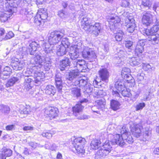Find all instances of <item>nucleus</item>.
<instances>
[{
  "mask_svg": "<svg viewBox=\"0 0 159 159\" xmlns=\"http://www.w3.org/2000/svg\"><path fill=\"white\" fill-rule=\"evenodd\" d=\"M76 152L78 154H84L85 152V150L84 149V146H78L77 148H74Z\"/></svg>",
  "mask_w": 159,
  "mask_h": 159,
  "instance_id": "obj_47",
  "label": "nucleus"
},
{
  "mask_svg": "<svg viewBox=\"0 0 159 159\" xmlns=\"http://www.w3.org/2000/svg\"><path fill=\"white\" fill-rule=\"evenodd\" d=\"M138 81H140L144 79V74L143 73L138 74L137 76Z\"/></svg>",
  "mask_w": 159,
  "mask_h": 159,
  "instance_id": "obj_58",
  "label": "nucleus"
},
{
  "mask_svg": "<svg viewBox=\"0 0 159 159\" xmlns=\"http://www.w3.org/2000/svg\"><path fill=\"white\" fill-rule=\"evenodd\" d=\"M29 145L32 148H35L38 146V144L34 142H31L29 143Z\"/></svg>",
  "mask_w": 159,
  "mask_h": 159,
  "instance_id": "obj_64",
  "label": "nucleus"
},
{
  "mask_svg": "<svg viewBox=\"0 0 159 159\" xmlns=\"http://www.w3.org/2000/svg\"><path fill=\"white\" fill-rule=\"evenodd\" d=\"M58 15L61 18L64 19L68 17V15L67 13L63 10H61L58 11Z\"/></svg>",
  "mask_w": 159,
  "mask_h": 159,
  "instance_id": "obj_44",
  "label": "nucleus"
},
{
  "mask_svg": "<svg viewBox=\"0 0 159 159\" xmlns=\"http://www.w3.org/2000/svg\"><path fill=\"white\" fill-rule=\"evenodd\" d=\"M84 107L81 104H77L73 107V114L75 116H77L78 114H79L82 111Z\"/></svg>",
  "mask_w": 159,
  "mask_h": 159,
  "instance_id": "obj_32",
  "label": "nucleus"
},
{
  "mask_svg": "<svg viewBox=\"0 0 159 159\" xmlns=\"http://www.w3.org/2000/svg\"><path fill=\"white\" fill-rule=\"evenodd\" d=\"M55 80L57 88L59 91H61L62 89V86L60 74H58L56 75Z\"/></svg>",
  "mask_w": 159,
  "mask_h": 159,
  "instance_id": "obj_27",
  "label": "nucleus"
},
{
  "mask_svg": "<svg viewBox=\"0 0 159 159\" xmlns=\"http://www.w3.org/2000/svg\"><path fill=\"white\" fill-rule=\"evenodd\" d=\"M115 38L116 40L118 41H120L122 39L124 33L121 30H119L116 33Z\"/></svg>",
  "mask_w": 159,
  "mask_h": 159,
  "instance_id": "obj_40",
  "label": "nucleus"
},
{
  "mask_svg": "<svg viewBox=\"0 0 159 159\" xmlns=\"http://www.w3.org/2000/svg\"><path fill=\"white\" fill-rule=\"evenodd\" d=\"M9 110L10 108L8 106L2 105H0V111L2 110V112L7 113Z\"/></svg>",
  "mask_w": 159,
  "mask_h": 159,
  "instance_id": "obj_53",
  "label": "nucleus"
},
{
  "mask_svg": "<svg viewBox=\"0 0 159 159\" xmlns=\"http://www.w3.org/2000/svg\"><path fill=\"white\" fill-rule=\"evenodd\" d=\"M101 147L109 154L112 149V147L109 140L106 141Z\"/></svg>",
  "mask_w": 159,
  "mask_h": 159,
  "instance_id": "obj_34",
  "label": "nucleus"
},
{
  "mask_svg": "<svg viewBox=\"0 0 159 159\" xmlns=\"http://www.w3.org/2000/svg\"><path fill=\"white\" fill-rule=\"evenodd\" d=\"M142 66L143 69L148 72L151 71L153 70V67L148 63H143Z\"/></svg>",
  "mask_w": 159,
  "mask_h": 159,
  "instance_id": "obj_43",
  "label": "nucleus"
},
{
  "mask_svg": "<svg viewBox=\"0 0 159 159\" xmlns=\"http://www.w3.org/2000/svg\"><path fill=\"white\" fill-rule=\"evenodd\" d=\"M145 45V41L144 40H140L138 42L135 50V53L137 55H141L144 51L143 46Z\"/></svg>",
  "mask_w": 159,
  "mask_h": 159,
  "instance_id": "obj_18",
  "label": "nucleus"
},
{
  "mask_svg": "<svg viewBox=\"0 0 159 159\" xmlns=\"http://www.w3.org/2000/svg\"><path fill=\"white\" fill-rule=\"evenodd\" d=\"M125 59H124V58H121L120 59H117V57L115 58L116 62L117 64H123L124 63L125 60Z\"/></svg>",
  "mask_w": 159,
  "mask_h": 159,
  "instance_id": "obj_59",
  "label": "nucleus"
},
{
  "mask_svg": "<svg viewBox=\"0 0 159 159\" xmlns=\"http://www.w3.org/2000/svg\"><path fill=\"white\" fill-rule=\"evenodd\" d=\"M142 62L141 59L139 57H133L131 58L129 60V62L132 66H137L140 64Z\"/></svg>",
  "mask_w": 159,
  "mask_h": 159,
  "instance_id": "obj_31",
  "label": "nucleus"
},
{
  "mask_svg": "<svg viewBox=\"0 0 159 159\" xmlns=\"http://www.w3.org/2000/svg\"><path fill=\"white\" fill-rule=\"evenodd\" d=\"M131 131L132 134L136 137H139L141 135V130L139 127V124H136L134 125L133 127L131 128Z\"/></svg>",
  "mask_w": 159,
  "mask_h": 159,
  "instance_id": "obj_23",
  "label": "nucleus"
},
{
  "mask_svg": "<svg viewBox=\"0 0 159 159\" xmlns=\"http://www.w3.org/2000/svg\"><path fill=\"white\" fill-rule=\"evenodd\" d=\"M95 104L98 109H101L104 107L105 102L103 99L97 100Z\"/></svg>",
  "mask_w": 159,
  "mask_h": 159,
  "instance_id": "obj_39",
  "label": "nucleus"
},
{
  "mask_svg": "<svg viewBox=\"0 0 159 159\" xmlns=\"http://www.w3.org/2000/svg\"><path fill=\"white\" fill-rule=\"evenodd\" d=\"M4 11L0 13V20L3 22L7 21L14 12V11H11V9H7L4 8Z\"/></svg>",
  "mask_w": 159,
  "mask_h": 159,
  "instance_id": "obj_11",
  "label": "nucleus"
},
{
  "mask_svg": "<svg viewBox=\"0 0 159 159\" xmlns=\"http://www.w3.org/2000/svg\"><path fill=\"white\" fill-rule=\"evenodd\" d=\"M151 134V131L148 130H146L143 134V136L145 137V139L147 138Z\"/></svg>",
  "mask_w": 159,
  "mask_h": 159,
  "instance_id": "obj_61",
  "label": "nucleus"
},
{
  "mask_svg": "<svg viewBox=\"0 0 159 159\" xmlns=\"http://www.w3.org/2000/svg\"><path fill=\"white\" fill-rule=\"evenodd\" d=\"M4 5L5 9H11V11H14V9L15 6L14 0H5Z\"/></svg>",
  "mask_w": 159,
  "mask_h": 159,
  "instance_id": "obj_25",
  "label": "nucleus"
},
{
  "mask_svg": "<svg viewBox=\"0 0 159 159\" xmlns=\"http://www.w3.org/2000/svg\"><path fill=\"white\" fill-rule=\"evenodd\" d=\"M159 24L154 25L150 29H146L143 31V35L147 36L152 35L151 37H155L156 35L158 34H159Z\"/></svg>",
  "mask_w": 159,
  "mask_h": 159,
  "instance_id": "obj_8",
  "label": "nucleus"
},
{
  "mask_svg": "<svg viewBox=\"0 0 159 159\" xmlns=\"http://www.w3.org/2000/svg\"><path fill=\"white\" fill-rule=\"evenodd\" d=\"M39 47V44L35 41L30 43L28 49L24 47L20 48V51L22 54H26L30 53L31 55H34L38 48Z\"/></svg>",
  "mask_w": 159,
  "mask_h": 159,
  "instance_id": "obj_3",
  "label": "nucleus"
},
{
  "mask_svg": "<svg viewBox=\"0 0 159 159\" xmlns=\"http://www.w3.org/2000/svg\"><path fill=\"white\" fill-rule=\"evenodd\" d=\"M1 152L5 157H9L11 156L12 153V151L11 150L5 148H2Z\"/></svg>",
  "mask_w": 159,
  "mask_h": 159,
  "instance_id": "obj_37",
  "label": "nucleus"
},
{
  "mask_svg": "<svg viewBox=\"0 0 159 159\" xmlns=\"http://www.w3.org/2000/svg\"><path fill=\"white\" fill-rule=\"evenodd\" d=\"M82 55L84 58H86L90 61H93L97 57L95 51L92 48L85 47L82 52Z\"/></svg>",
  "mask_w": 159,
  "mask_h": 159,
  "instance_id": "obj_4",
  "label": "nucleus"
},
{
  "mask_svg": "<svg viewBox=\"0 0 159 159\" xmlns=\"http://www.w3.org/2000/svg\"><path fill=\"white\" fill-rule=\"evenodd\" d=\"M35 55V57L34 58V63L39 69L43 66L45 69H48L49 68V64L43 61L41 57L39 54L36 53Z\"/></svg>",
  "mask_w": 159,
  "mask_h": 159,
  "instance_id": "obj_7",
  "label": "nucleus"
},
{
  "mask_svg": "<svg viewBox=\"0 0 159 159\" xmlns=\"http://www.w3.org/2000/svg\"><path fill=\"white\" fill-rule=\"evenodd\" d=\"M107 19L110 25L109 26L110 28L113 29H115V24H117L120 21L119 17L115 15L108 16Z\"/></svg>",
  "mask_w": 159,
  "mask_h": 159,
  "instance_id": "obj_14",
  "label": "nucleus"
},
{
  "mask_svg": "<svg viewBox=\"0 0 159 159\" xmlns=\"http://www.w3.org/2000/svg\"><path fill=\"white\" fill-rule=\"evenodd\" d=\"M152 15L150 12L143 13L142 17V22L143 25L147 26L149 25L152 21Z\"/></svg>",
  "mask_w": 159,
  "mask_h": 159,
  "instance_id": "obj_12",
  "label": "nucleus"
},
{
  "mask_svg": "<svg viewBox=\"0 0 159 159\" xmlns=\"http://www.w3.org/2000/svg\"><path fill=\"white\" fill-rule=\"evenodd\" d=\"M129 5V3L128 1L126 0H123L122 3V6L125 7L128 6Z\"/></svg>",
  "mask_w": 159,
  "mask_h": 159,
  "instance_id": "obj_62",
  "label": "nucleus"
},
{
  "mask_svg": "<svg viewBox=\"0 0 159 159\" xmlns=\"http://www.w3.org/2000/svg\"><path fill=\"white\" fill-rule=\"evenodd\" d=\"M27 110V109L25 107L23 108V110H20V114L19 115V116L20 118H22L25 117L26 115L28 113V111Z\"/></svg>",
  "mask_w": 159,
  "mask_h": 159,
  "instance_id": "obj_46",
  "label": "nucleus"
},
{
  "mask_svg": "<svg viewBox=\"0 0 159 159\" xmlns=\"http://www.w3.org/2000/svg\"><path fill=\"white\" fill-rule=\"evenodd\" d=\"M33 83L32 79L31 78H28L25 80V81L24 83L25 88L27 90H29L31 89L32 87V83Z\"/></svg>",
  "mask_w": 159,
  "mask_h": 159,
  "instance_id": "obj_35",
  "label": "nucleus"
},
{
  "mask_svg": "<svg viewBox=\"0 0 159 159\" xmlns=\"http://www.w3.org/2000/svg\"><path fill=\"white\" fill-rule=\"evenodd\" d=\"M43 12H41L40 14H38L37 16V17H39L43 20H46L48 17V14L43 10Z\"/></svg>",
  "mask_w": 159,
  "mask_h": 159,
  "instance_id": "obj_48",
  "label": "nucleus"
},
{
  "mask_svg": "<svg viewBox=\"0 0 159 159\" xmlns=\"http://www.w3.org/2000/svg\"><path fill=\"white\" fill-rule=\"evenodd\" d=\"M35 65L33 67L32 70V73L34 74V81L35 83H38L44 78V74L42 71H40L39 68L37 67Z\"/></svg>",
  "mask_w": 159,
  "mask_h": 159,
  "instance_id": "obj_5",
  "label": "nucleus"
},
{
  "mask_svg": "<svg viewBox=\"0 0 159 159\" xmlns=\"http://www.w3.org/2000/svg\"><path fill=\"white\" fill-rule=\"evenodd\" d=\"M101 142L99 139H93L90 144V148L93 150H96L101 146Z\"/></svg>",
  "mask_w": 159,
  "mask_h": 159,
  "instance_id": "obj_26",
  "label": "nucleus"
},
{
  "mask_svg": "<svg viewBox=\"0 0 159 159\" xmlns=\"http://www.w3.org/2000/svg\"><path fill=\"white\" fill-rule=\"evenodd\" d=\"M66 48L63 46L59 45L57 48L56 53L58 56H62L66 54Z\"/></svg>",
  "mask_w": 159,
  "mask_h": 159,
  "instance_id": "obj_33",
  "label": "nucleus"
},
{
  "mask_svg": "<svg viewBox=\"0 0 159 159\" xmlns=\"http://www.w3.org/2000/svg\"><path fill=\"white\" fill-rule=\"evenodd\" d=\"M70 61L69 59L67 57L64 58L60 62L61 70H63L65 67L70 66Z\"/></svg>",
  "mask_w": 159,
  "mask_h": 159,
  "instance_id": "obj_29",
  "label": "nucleus"
},
{
  "mask_svg": "<svg viewBox=\"0 0 159 159\" xmlns=\"http://www.w3.org/2000/svg\"><path fill=\"white\" fill-rule=\"evenodd\" d=\"M76 84H79L80 87L84 88V89L88 93L91 92L93 90L92 85L84 80L82 79L76 81Z\"/></svg>",
  "mask_w": 159,
  "mask_h": 159,
  "instance_id": "obj_10",
  "label": "nucleus"
},
{
  "mask_svg": "<svg viewBox=\"0 0 159 159\" xmlns=\"http://www.w3.org/2000/svg\"><path fill=\"white\" fill-rule=\"evenodd\" d=\"M108 154L107 152L101 147L95 154V157L97 159H98L105 157Z\"/></svg>",
  "mask_w": 159,
  "mask_h": 159,
  "instance_id": "obj_30",
  "label": "nucleus"
},
{
  "mask_svg": "<svg viewBox=\"0 0 159 159\" xmlns=\"http://www.w3.org/2000/svg\"><path fill=\"white\" fill-rule=\"evenodd\" d=\"M61 46H63L66 48H67L70 45V43L69 42L68 39L66 38H64L62 39L61 42Z\"/></svg>",
  "mask_w": 159,
  "mask_h": 159,
  "instance_id": "obj_50",
  "label": "nucleus"
},
{
  "mask_svg": "<svg viewBox=\"0 0 159 159\" xmlns=\"http://www.w3.org/2000/svg\"><path fill=\"white\" fill-rule=\"evenodd\" d=\"M133 45V42L130 41H128L125 42V46L126 48L128 49H131Z\"/></svg>",
  "mask_w": 159,
  "mask_h": 159,
  "instance_id": "obj_57",
  "label": "nucleus"
},
{
  "mask_svg": "<svg viewBox=\"0 0 159 159\" xmlns=\"http://www.w3.org/2000/svg\"><path fill=\"white\" fill-rule=\"evenodd\" d=\"M142 4L144 6L148 7L150 8L151 7L152 2L148 0H143Z\"/></svg>",
  "mask_w": 159,
  "mask_h": 159,
  "instance_id": "obj_49",
  "label": "nucleus"
},
{
  "mask_svg": "<svg viewBox=\"0 0 159 159\" xmlns=\"http://www.w3.org/2000/svg\"><path fill=\"white\" fill-rule=\"evenodd\" d=\"M33 129V127L31 126H26L23 128V130L25 131L32 130Z\"/></svg>",
  "mask_w": 159,
  "mask_h": 159,
  "instance_id": "obj_63",
  "label": "nucleus"
},
{
  "mask_svg": "<svg viewBox=\"0 0 159 159\" xmlns=\"http://www.w3.org/2000/svg\"><path fill=\"white\" fill-rule=\"evenodd\" d=\"M130 70L129 68L124 67L121 71V75L124 79H125L128 83L132 82L133 80L132 76L129 74Z\"/></svg>",
  "mask_w": 159,
  "mask_h": 159,
  "instance_id": "obj_16",
  "label": "nucleus"
},
{
  "mask_svg": "<svg viewBox=\"0 0 159 159\" xmlns=\"http://www.w3.org/2000/svg\"><path fill=\"white\" fill-rule=\"evenodd\" d=\"M82 43H78L77 44L72 45L70 48L69 55L72 60H75L73 62L74 67H76L79 72H83V68L85 62L84 60L76 59L79 57V53L81 48Z\"/></svg>",
  "mask_w": 159,
  "mask_h": 159,
  "instance_id": "obj_1",
  "label": "nucleus"
},
{
  "mask_svg": "<svg viewBox=\"0 0 159 159\" xmlns=\"http://www.w3.org/2000/svg\"><path fill=\"white\" fill-rule=\"evenodd\" d=\"M64 31L61 30L54 31L50 33L48 38L49 43L44 44V50L46 53H51L54 52L53 46L60 42L64 37Z\"/></svg>",
  "mask_w": 159,
  "mask_h": 159,
  "instance_id": "obj_2",
  "label": "nucleus"
},
{
  "mask_svg": "<svg viewBox=\"0 0 159 159\" xmlns=\"http://www.w3.org/2000/svg\"><path fill=\"white\" fill-rule=\"evenodd\" d=\"M58 111L57 108L48 107L45 109V116L51 120L53 119L58 116Z\"/></svg>",
  "mask_w": 159,
  "mask_h": 159,
  "instance_id": "obj_6",
  "label": "nucleus"
},
{
  "mask_svg": "<svg viewBox=\"0 0 159 159\" xmlns=\"http://www.w3.org/2000/svg\"><path fill=\"white\" fill-rule=\"evenodd\" d=\"M15 125H7L6 127L7 130H12L14 129Z\"/></svg>",
  "mask_w": 159,
  "mask_h": 159,
  "instance_id": "obj_60",
  "label": "nucleus"
},
{
  "mask_svg": "<svg viewBox=\"0 0 159 159\" xmlns=\"http://www.w3.org/2000/svg\"><path fill=\"white\" fill-rule=\"evenodd\" d=\"M120 92L122 95L124 97H129L131 96L130 89H127L125 87Z\"/></svg>",
  "mask_w": 159,
  "mask_h": 159,
  "instance_id": "obj_41",
  "label": "nucleus"
},
{
  "mask_svg": "<svg viewBox=\"0 0 159 159\" xmlns=\"http://www.w3.org/2000/svg\"><path fill=\"white\" fill-rule=\"evenodd\" d=\"M145 106V104L144 102L140 103L138 104L136 106V110L138 111L142 110Z\"/></svg>",
  "mask_w": 159,
  "mask_h": 159,
  "instance_id": "obj_55",
  "label": "nucleus"
},
{
  "mask_svg": "<svg viewBox=\"0 0 159 159\" xmlns=\"http://www.w3.org/2000/svg\"><path fill=\"white\" fill-rule=\"evenodd\" d=\"M118 129H120L121 134H123V137L124 140H125L129 143L133 142V138L130 135V133L127 131L125 126H123L121 127V126H119L118 127Z\"/></svg>",
  "mask_w": 159,
  "mask_h": 159,
  "instance_id": "obj_9",
  "label": "nucleus"
},
{
  "mask_svg": "<svg viewBox=\"0 0 159 159\" xmlns=\"http://www.w3.org/2000/svg\"><path fill=\"white\" fill-rule=\"evenodd\" d=\"M91 19L85 17L83 18L81 22V25L83 29L85 31L89 30V28L92 24L91 22Z\"/></svg>",
  "mask_w": 159,
  "mask_h": 159,
  "instance_id": "obj_17",
  "label": "nucleus"
},
{
  "mask_svg": "<svg viewBox=\"0 0 159 159\" xmlns=\"http://www.w3.org/2000/svg\"><path fill=\"white\" fill-rule=\"evenodd\" d=\"M125 87L123 83L120 81L116 82L115 84V88L119 92L113 89L112 92V94L115 96L119 97V92H120Z\"/></svg>",
  "mask_w": 159,
  "mask_h": 159,
  "instance_id": "obj_21",
  "label": "nucleus"
},
{
  "mask_svg": "<svg viewBox=\"0 0 159 159\" xmlns=\"http://www.w3.org/2000/svg\"><path fill=\"white\" fill-rule=\"evenodd\" d=\"M74 140V143H77V142H78L80 143L81 144H83L84 145L86 142L85 139L82 138V137H79L75 138Z\"/></svg>",
  "mask_w": 159,
  "mask_h": 159,
  "instance_id": "obj_45",
  "label": "nucleus"
},
{
  "mask_svg": "<svg viewBox=\"0 0 159 159\" xmlns=\"http://www.w3.org/2000/svg\"><path fill=\"white\" fill-rule=\"evenodd\" d=\"M18 80L17 77H14L9 79L7 82L6 85L7 87L13 86L16 82Z\"/></svg>",
  "mask_w": 159,
  "mask_h": 159,
  "instance_id": "obj_38",
  "label": "nucleus"
},
{
  "mask_svg": "<svg viewBox=\"0 0 159 159\" xmlns=\"http://www.w3.org/2000/svg\"><path fill=\"white\" fill-rule=\"evenodd\" d=\"M14 34L11 31H10L8 32L6 34L4 39L5 40H7L8 39H10L14 37Z\"/></svg>",
  "mask_w": 159,
  "mask_h": 159,
  "instance_id": "obj_51",
  "label": "nucleus"
},
{
  "mask_svg": "<svg viewBox=\"0 0 159 159\" xmlns=\"http://www.w3.org/2000/svg\"><path fill=\"white\" fill-rule=\"evenodd\" d=\"M41 135L43 137L49 139L52 137V134L50 132V131L48 132L44 131L42 132Z\"/></svg>",
  "mask_w": 159,
  "mask_h": 159,
  "instance_id": "obj_52",
  "label": "nucleus"
},
{
  "mask_svg": "<svg viewBox=\"0 0 159 159\" xmlns=\"http://www.w3.org/2000/svg\"><path fill=\"white\" fill-rule=\"evenodd\" d=\"M89 29V30H88L87 31L91 32L92 33L96 36L98 35L101 29L100 24L96 23L94 25H91Z\"/></svg>",
  "mask_w": 159,
  "mask_h": 159,
  "instance_id": "obj_20",
  "label": "nucleus"
},
{
  "mask_svg": "<svg viewBox=\"0 0 159 159\" xmlns=\"http://www.w3.org/2000/svg\"><path fill=\"white\" fill-rule=\"evenodd\" d=\"M126 52L122 50H120V52L118 53V57H117V59H120L121 58H124L125 59V56L126 55Z\"/></svg>",
  "mask_w": 159,
  "mask_h": 159,
  "instance_id": "obj_56",
  "label": "nucleus"
},
{
  "mask_svg": "<svg viewBox=\"0 0 159 159\" xmlns=\"http://www.w3.org/2000/svg\"><path fill=\"white\" fill-rule=\"evenodd\" d=\"M127 19L129 22L126 25L127 31L129 33H132L134 31L136 26L135 20L133 18L130 16Z\"/></svg>",
  "mask_w": 159,
  "mask_h": 159,
  "instance_id": "obj_19",
  "label": "nucleus"
},
{
  "mask_svg": "<svg viewBox=\"0 0 159 159\" xmlns=\"http://www.w3.org/2000/svg\"><path fill=\"white\" fill-rule=\"evenodd\" d=\"M112 136L113 137V139L112 140L113 142H114L120 146H122L125 144L122 134H121V135L116 134Z\"/></svg>",
  "mask_w": 159,
  "mask_h": 159,
  "instance_id": "obj_22",
  "label": "nucleus"
},
{
  "mask_svg": "<svg viewBox=\"0 0 159 159\" xmlns=\"http://www.w3.org/2000/svg\"><path fill=\"white\" fill-rule=\"evenodd\" d=\"M12 66L13 69L16 70H20L25 66V63L23 61H19V59L14 58L12 60Z\"/></svg>",
  "mask_w": 159,
  "mask_h": 159,
  "instance_id": "obj_15",
  "label": "nucleus"
},
{
  "mask_svg": "<svg viewBox=\"0 0 159 159\" xmlns=\"http://www.w3.org/2000/svg\"><path fill=\"white\" fill-rule=\"evenodd\" d=\"M45 147L46 149H49L52 151H56L59 149L58 146H56L55 144H52L50 147L47 146V145H45Z\"/></svg>",
  "mask_w": 159,
  "mask_h": 159,
  "instance_id": "obj_54",
  "label": "nucleus"
},
{
  "mask_svg": "<svg viewBox=\"0 0 159 159\" xmlns=\"http://www.w3.org/2000/svg\"><path fill=\"white\" fill-rule=\"evenodd\" d=\"M98 74L102 81L106 83L108 82L109 73L106 68L101 69L98 71Z\"/></svg>",
  "mask_w": 159,
  "mask_h": 159,
  "instance_id": "obj_13",
  "label": "nucleus"
},
{
  "mask_svg": "<svg viewBox=\"0 0 159 159\" xmlns=\"http://www.w3.org/2000/svg\"><path fill=\"white\" fill-rule=\"evenodd\" d=\"M120 103L117 101L112 100L111 102V107L112 109L116 111L120 108Z\"/></svg>",
  "mask_w": 159,
  "mask_h": 159,
  "instance_id": "obj_36",
  "label": "nucleus"
},
{
  "mask_svg": "<svg viewBox=\"0 0 159 159\" xmlns=\"http://www.w3.org/2000/svg\"><path fill=\"white\" fill-rule=\"evenodd\" d=\"M46 93L48 95L53 96L56 92V90L54 86L52 85H48L45 89Z\"/></svg>",
  "mask_w": 159,
  "mask_h": 159,
  "instance_id": "obj_28",
  "label": "nucleus"
},
{
  "mask_svg": "<svg viewBox=\"0 0 159 159\" xmlns=\"http://www.w3.org/2000/svg\"><path fill=\"white\" fill-rule=\"evenodd\" d=\"M80 89L75 88H72L71 89L72 94L74 96L78 97L80 95Z\"/></svg>",
  "mask_w": 159,
  "mask_h": 159,
  "instance_id": "obj_42",
  "label": "nucleus"
},
{
  "mask_svg": "<svg viewBox=\"0 0 159 159\" xmlns=\"http://www.w3.org/2000/svg\"><path fill=\"white\" fill-rule=\"evenodd\" d=\"M80 72L77 70H70L68 74L66 75V77L67 79L70 81L74 79L79 75Z\"/></svg>",
  "mask_w": 159,
  "mask_h": 159,
  "instance_id": "obj_24",
  "label": "nucleus"
}]
</instances>
